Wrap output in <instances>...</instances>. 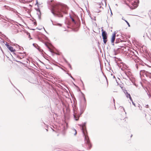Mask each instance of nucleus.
<instances>
[{"mask_svg": "<svg viewBox=\"0 0 151 151\" xmlns=\"http://www.w3.org/2000/svg\"><path fill=\"white\" fill-rule=\"evenodd\" d=\"M125 21L127 23V24L128 23V22L127 21L125 20Z\"/></svg>", "mask_w": 151, "mask_h": 151, "instance_id": "obj_18", "label": "nucleus"}, {"mask_svg": "<svg viewBox=\"0 0 151 151\" xmlns=\"http://www.w3.org/2000/svg\"><path fill=\"white\" fill-rule=\"evenodd\" d=\"M82 130L83 132V133L84 135L85 138V137H88V136L87 135V132L85 126V125H83L82 126Z\"/></svg>", "mask_w": 151, "mask_h": 151, "instance_id": "obj_3", "label": "nucleus"}, {"mask_svg": "<svg viewBox=\"0 0 151 151\" xmlns=\"http://www.w3.org/2000/svg\"><path fill=\"white\" fill-rule=\"evenodd\" d=\"M74 117L75 118V119L76 121H77V120H78L80 116H79L78 115V116L77 115H76V113H75L74 114Z\"/></svg>", "mask_w": 151, "mask_h": 151, "instance_id": "obj_8", "label": "nucleus"}, {"mask_svg": "<svg viewBox=\"0 0 151 151\" xmlns=\"http://www.w3.org/2000/svg\"><path fill=\"white\" fill-rule=\"evenodd\" d=\"M53 1V0H51V2H52Z\"/></svg>", "mask_w": 151, "mask_h": 151, "instance_id": "obj_19", "label": "nucleus"}, {"mask_svg": "<svg viewBox=\"0 0 151 151\" xmlns=\"http://www.w3.org/2000/svg\"><path fill=\"white\" fill-rule=\"evenodd\" d=\"M72 21L73 22H75V20H74V19H73L72 18Z\"/></svg>", "mask_w": 151, "mask_h": 151, "instance_id": "obj_16", "label": "nucleus"}, {"mask_svg": "<svg viewBox=\"0 0 151 151\" xmlns=\"http://www.w3.org/2000/svg\"><path fill=\"white\" fill-rule=\"evenodd\" d=\"M33 24L34 25H35V26H36L37 25V23L36 22H33Z\"/></svg>", "mask_w": 151, "mask_h": 151, "instance_id": "obj_14", "label": "nucleus"}, {"mask_svg": "<svg viewBox=\"0 0 151 151\" xmlns=\"http://www.w3.org/2000/svg\"><path fill=\"white\" fill-rule=\"evenodd\" d=\"M77 133V131L76 129H73V134L74 135H76Z\"/></svg>", "mask_w": 151, "mask_h": 151, "instance_id": "obj_9", "label": "nucleus"}, {"mask_svg": "<svg viewBox=\"0 0 151 151\" xmlns=\"http://www.w3.org/2000/svg\"><path fill=\"white\" fill-rule=\"evenodd\" d=\"M127 24H128V26L129 27H130V26L129 23V22Z\"/></svg>", "mask_w": 151, "mask_h": 151, "instance_id": "obj_15", "label": "nucleus"}, {"mask_svg": "<svg viewBox=\"0 0 151 151\" xmlns=\"http://www.w3.org/2000/svg\"><path fill=\"white\" fill-rule=\"evenodd\" d=\"M116 37V34L115 33H114L112 34V37L111 38V42L112 43H114L115 40V39Z\"/></svg>", "mask_w": 151, "mask_h": 151, "instance_id": "obj_6", "label": "nucleus"}, {"mask_svg": "<svg viewBox=\"0 0 151 151\" xmlns=\"http://www.w3.org/2000/svg\"><path fill=\"white\" fill-rule=\"evenodd\" d=\"M101 31L102 32V36L103 37L104 42V44H106L107 41V33L103 29L101 30Z\"/></svg>", "mask_w": 151, "mask_h": 151, "instance_id": "obj_2", "label": "nucleus"}, {"mask_svg": "<svg viewBox=\"0 0 151 151\" xmlns=\"http://www.w3.org/2000/svg\"><path fill=\"white\" fill-rule=\"evenodd\" d=\"M129 98V99H130V100L132 101V103L133 104V105H135V104L133 101L132 99V98L131 96H130Z\"/></svg>", "mask_w": 151, "mask_h": 151, "instance_id": "obj_11", "label": "nucleus"}, {"mask_svg": "<svg viewBox=\"0 0 151 151\" xmlns=\"http://www.w3.org/2000/svg\"><path fill=\"white\" fill-rule=\"evenodd\" d=\"M126 96L127 98H129L130 96H131L130 94L128 93L127 92H126Z\"/></svg>", "mask_w": 151, "mask_h": 151, "instance_id": "obj_10", "label": "nucleus"}, {"mask_svg": "<svg viewBox=\"0 0 151 151\" xmlns=\"http://www.w3.org/2000/svg\"><path fill=\"white\" fill-rule=\"evenodd\" d=\"M27 35L28 36H29V38H30V33H27Z\"/></svg>", "mask_w": 151, "mask_h": 151, "instance_id": "obj_13", "label": "nucleus"}, {"mask_svg": "<svg viewBox=\"0 0 151 151\" xmlns=\"http://www.w3.org/2000/svg\"><path fill=\"white\" fill-rule=\"evenodd\" d=\"M5 45L9 50L11 52H14L15 51V49H14L13 47L9 45L8 44H5Z\"/></svg>", "mask_w": 151, "mask_h": 151, "instance_id": "obj_4", "label": "nucleus"}, {"mask_svg": "<svg viewBox=\"0 0 151 151\" xmlns=\"http://www.w3.org/2000/svg\"><path fill=\"white\" fill-rule=\"evenodd\" d=\"M39 12H40V10H39Z\"/></svg>", "mask_w": 151, "mask_h": 151, "instance_id": "obj_20", "label": "nucleus"}, {"mask_svg": "<svg viewBox=\"0 0 151 151\" xmlns=\"http://www.w3.org/2000/svg\"><path fill=\"white\" fill-rule=\"evenodd\" d=\"M68 9V7L65 5L60 3H56L52 6L51 11L54 15L62 17L63 15L61 12L67 14Z\"/></svg>", "mask_w": 151, "mask_h": 151, "instance_id": "obj_1", "label": "nucleus"}, {"mask_svg": "<svg viewBox=\"0 0 151 151\" xmlns=\"http://www.w3.org/2000/svg\"><path fill=\"white\" fill-rule=\"evenodd\" d=\"M125 121H126V119H125V118H124L122 119V121H121V122L124 123L126 122Z\"/></svg>", "mask_w": 151, "mask_h": 151, "instance_id": "obj_12", "label": "nucleus"}, {"mask_svg": "<svg viewBox=\"0 0 151 151\" xmlns=\"http://www.w3.org/2000/svg\"><path fill=\"white\" fill-rule=\"evenodd\" d=\"M85 141H86V143L88 145L89 149H90L91 147V145L90 142L88 137H85Z\"/></svg>", "mask_w": 151, "mask_h": 151, "instance_id": "obj_5", "label": "nucleus"}, {"mask_svg": "<svg viewBox=\"0 0 151 151\" xmlns=\"http://www.w3.org/2000/svg\"><path fill=\"white\" fill-rule=\"evenodd\" d=\"M136 67L138 69V65H137V64L136 65Z\"/></svg>", "mask_w": 151, "mask_h": 151, "instance_id": "obj_17", "label": "nucleus"}, {"mask_svg": "<svg viewBox=\"0 0 151 151\" xmlns=\"http://www.w3.org/2000/svg\"><path fill=\"white\" fill-rule=\"evenodd\" d=\"M140 73H145L147 76V75H151V73H149L147 71H146L145 70H141L140 71Z\"/></svg>", "mask_w": 151, "mask_h": 151, "instance_id": "obj_7", "label": "nucleus"}]
</instances>
